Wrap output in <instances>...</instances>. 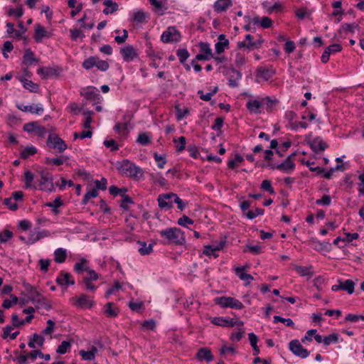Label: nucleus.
<instances>
[{
	"instance_id": "1",
	"label": "nucleus",
	"mask_w": 364,
	"mask_h": 364,
	"mask_svg": "<svg viewBox=\"0 0 364 364\" xmlns=\"http://www.w3.org/2000/svg\"><path fill=\"white\" fill-rule=\"evenodd\" d=\"M23 286L28 294L29 300L37 309L43 308L47 311L51 309L52 306L48 299L38 292L33 286L25 282L23 283Z\"/></svg>"
},
{
	"instance_id": "2",
	"label": "nucleus",
	"mask_w": 364,
	"mask_h": 364,
	"mask_svg": "<svg viewBox=\"0 0 364 364\" xmlns=\"http://www.w3.org/2000/svg\"><path fill=\"white\" fill-rule=\"evenodd\" d=\"M158 204L160 208L169 210L173 208V203L177 204V208L180 210H183L188 204L181 199L177 194L173 193L160 194L157 198Z\"/></svg>"
},
{
	"instance_id": "3",
	"label": "nucleus",
	"mask_w": 364,
	"mask_h": 364,
	"mask_svg": "<svg viewBox=\"0 0 364 364\" xmlns=\"http://www.w3.org/2000/svg\"><path fill=\"white\" fill-rule=\"evenodd\" d=\"M161 236L166 240L164 244L172 243L183 245L186 243L184 232L178 228H168L159 232Z\"/></svg>"
},
{
	"instance_id": "4",
	"label": "nucleus",
	"mask_w": 364,
	"mask_h": 364,
	"mask_svg": "<svg viewBox=\"0 0 364 364\" xmlns=\"http://www.w3.org/2000/svg\"><path fill=\"white\" fill-rule=\"evenodd\" d=\"M120 168L125 175L134 179H139L144 173L143 170L140 167L129 160H124L121 164Z\"/></svg>"
},
{
	"instance_id": "5",
	"label": "nucleus",
	"mask_w": 364,
	"mask_h": 364,
	"mask_svg": "<svg viewBox=\"0 0 364 364\" xmlns=\"http://www.w3.org/2000/svg\"><path fill=\"white\" fill-rule=\"evenodd\" d=\"M245 41H239L237 43L238 48H244L247 49L248 50H253L255 49L259 48L262 44L264 43V40L260 36H258V38L254 41V37L251 34H247L245 36Z\"/></svg>"
},
{
	"instance_id": "6",
	"label": "nucleus",
	"mask_w": 364,
	"mask_h": 364,
	"mask_svg": "<svg viewBox=\"0 0 364 364\" xmlns=\"http://www.w3.org/2000/svg\"><path fill=\"white\" fill-rule=\"evenodd\" d=\"M181 39L180 32L173 26H170L164 31L161 36L162 42L167 43L170 42H178Z\"/></svg>"
},
{
	"instance_id": "7",
	"label": "nucleus",
	"mask_w": 364,
	"mask_h": 364,
	"mask_svg": "<svg viewBox=\"0 0 364 364\" xmlns=\"http://www.w3.org/2000/svg\"><path fill=\"white\" fill-rule=\"evenodd\" d=\"M46 143L48 146L57 149L59 152H63L67 149L65 142L58 135L49 134Z\"/></svg>"
},
{
	"instance_id": "8",
	"label": "nucleus",
	"mask_w": 364,
	"mask_h": 364,
	"mask_svg": "<svg viewBox=\"0 0 364 364\" xmlns=\"http://www.w3.org/2000/svg\"><path fill=\"white\" fill-rule=\"evenodd\" d=\"M210 321L215 325L223 327H233L235 325L242 326L244 325V323L242 321H237L234 318L223 317H213L211 318Z\"/></svg>"
},
{
	"instance_id": "9",
	"label": "nucleus",
	"mask_w": 364,
	"mask_h": 364,
	"mask_svg": "<svg viewBox=\"0 0 364 364\" xmlns=\"http://www.w3.org/2000/svg\"><path fill=\"white\" fill-rule=\"evenodd\" d=\"M289 350L298 357L301 358H306L309 355V351L307 349L304 348L300 343L299 341L297 339L292 340L290 341L289 344Z\"/></svg>"
},
{
	"instance_id": "10",
	"label": "nucleus",
	"mask_w": 364,
	"mask_h": 364,
	"mask_svg": "<svg viewBox=\"0 0 364 364\" xmlns=\"http://www.w3.org/2000/svg\"><path fill=\"white\" fill-rule=\"evenodd\" d=\"M226 244V237H223L218 245H205L204 246V250L203 253L207 256H213L214 257H218V255L216 253L217 251H220L223 250Z\"/></svg>"
},
{
	"instance_id": "11",
	"label": "nucleus",
	"mask_w": 364,
	"mask_h": 364,
	"mask_svg": "<svg viewBox=\"0 0 364 364\" xmlns=\"http://www.w3.org/2000/svg\"><path fill=\"white\" fill-rule=\"evenodd\" d=\"M339 284L333 285L331 290L336 291L338 290H343L347 291L348 294H352L354 292L355 282L351 279H347L345 282L338 280Z\"/></svg>"
},
{
	"instance_id": "12",
	"label": "nucleus",
	"mask_w": 364,
	"mask_h": 364,
	"mask_svg": "<svg viewBox=\"0 0 364 364\" xmlns=\"http://www.w3.org/2000/svg\"><path fill=\"white\" fill-rule=\"evenodd\" d=\"M60 69L59 68L41 67L37 70V73L43 79H48L51 77H58Z\"/></svg>"
},
{
	"instance_id": "13",
	"label": "nucleus",
	"mask_w": 364,
	"mask_h": 364,
	"mask_svg": "<svg viewBox=\"0 0 364 364\" xmlns=\"http://www.w3.org/2000/svg\"><path fill=\"white\" fill-rule=\"evenodd\" d=\"M308 144L312 151L316 154L324 151L328 147V144L320 136L314 138Z\"/></svg>"
},
{
	"instance_id": "14",
	"label": "nucleus",
	"mask_w": 364,
	"mask_h": 364,
	"mask_svg": "<svg viewBox=\"0 0 364 364\" xmlns=\"http://www.w3.org/2000/svg\"><path fill=\"white\" fill-rule=\"evenodd\" d=\"M53 175L41 178L39 181V189L43 191L53 192L55 190L54 183L53 182Z\"/></svg>"
},
{
	"instance_id": "15",
	"label": "nucleus",
	"mask_w": 364,
	"mask_h": 364,
	"mask_svg": "<svg viewBox=\"0 0 364 364\" xmlns=\"http://www.w3.org/2000/svg\"><path fill=\"white\" fill-rule=\"evenodd\" d=\"M120 53L126 62L132 61L137 55L134 48L130 45L121 48Z\"/></svg>"
},
{
	"instance_id": "16",
	"label": "nucleus",
	"mask_w": 364,
	"mask_h": 364,
	"mask_svg": "<svg viewBox=\"0 0 364 364\" xmlns=\"http://www.w3.org/2000/svg\"><path fill=\"white\" fill-rule=\"evenodd\" d=\"M55 282L59 286L75 284V281L72 279V275L70 273L65 272L63 271L60 272V275L56 278Z\"/></svg>"
},
{
	"instance_id": "17",
	"label": "nucleus",
	"mask_w": 364,
	"mask_h": 364,
	"mask_svg": "<svg viewBox=\"0 0 364 364\" xmlns=\"http://www.w3.org/2000/svg\"><path fill=\"white\" fill-rule=\"evenodd\" d=\"M16 107L23 112H29L32 114H40L43 112V107L41 104L33 105H17Z\"/></svg>"
},
{
	"instance_id": "18",
	"label": "nucleus",
	"mask_w": 364,
	"mask_h": 364,
	"mask_svg": "<svg viewBox=\"0 0 364 364\" xmlns=\"http://www.w3.org/2000/svg\"><path fill=\"white\" fill-rule=\"evenodd\" d=\"M50 36V33H48L44 27L38 23L36 24L33 38L36 43H40L43 38H49Z\"/></svg>"
},
{
	"instance_id": "19",
	"label": "nucleus",
	"mask_w": 364,
	"mask_h": 364,
	"mask_svg": "<svg viewBox=\"0 0 364 364\" xmlns=\"http://www.w3.org/2000/svg\"><path fill=\"white\" fill-rule=\"evenodd\" d=\"M81 95H82V93H81ZM83 95L87 100H93L95 103L100 102L101 95L99 90L95 87H88Z\"/></svg>"
},
{
	"instance_id": "20",
	"label": "nucleus",
	"mask_w": 364,
	"mask_h": 364,
	"mask_svg": "<svg viewBox=\"0 0 364 364\" xmlns=\"http://www.w3.org/2000/svg\"><path fill=\"white\" fill-rule=\"evenodd\" d=\"M295 166L296 165L293 159H290V157H287L282 163L277 164V170L290 173L294 170Z\"/></svg>"
},
{
	"instance_id": "21",
	"label": "nucleus",
	"mask_w": 364,
	"mask_h": 364,
	"mask_svg": "<svg viewBox=\"0 0 364 364\" xmlns=\"http://www.w3.org/2000/svg\"><path fill=\"white\" fill-rule=\"evenodd\" d=\"M196 358L200 361L205 360L207 362H210L214 357L210 348H201L198 350Z\"/></svg>"
},
{
	"instance_id": "22",
	"label": "nucleus",
	"mask_w": 364,
	"mask_h": 364,
	"mask_svg": "<svg viewBox=\"0 0 364 364\" xmlns=\"http://www.w3.org/2000/svg\"><path fill=\"white\" fill-rule=\"evenodd\" d=\"M74 304L80 308L90 309L94 305V301L90 300L87 295L81 294L76 299V301Z\"/></svg>"
},
{
	"instance_id": "23",
	"label": "nucleus",
	"mask_w": 364,
	"mask_h": 364,
	"mask_svg": "<svg viewBox=\"0 0 364 364\" xmlns=\"http://www.w3.org/2000/svg\"><path fill=\"white\" fill-rule=\"evenodd\" d=\"M232 5V0H218L215 2L213 8L217 13H222L225 11Z\"/></svg>"
},
{
	"instance_id": "24",
	"label": "nucleus",
	"mask_w": 364,
	"mask_h": 364,
	"mask_svg": "<svg viewBox=\"0 0 364 364\" xmlns=\"http://www.w3.org/2000/svg\"><path fill=\"white\" fill-rule=\"evenodd\" d=\"M230 72L231 74L228 76V85L232 88L237 87L239 85L238 81L242 77V73L236 69Z\"/></svg>"
},
{
	"instance_id": "25",
	"label": "nucleus",
	"mask_w": 364,
	"mask_h": 364,
	"mask_svg": "<svg viewBox=\"0 0 364 364\" xmlns=\"http://www.w3.org/2000/svg\"><path fill=\"white\" fill-rule=\"evenodd\" d=\"M245 267H238L235 268V274L236 275L241 279L245 282V285L249 284L253 279V277L250 274L245 273Z\"/></svg>"
},
{
	"instance_id": "26",
	"label": "nucleus",
	"mask_w": 364,
	"mask_h": 364,
	"mask_svg": "<svg viewBox=\"0 0 364 364\" xmlns=\"http://www.w3.org/2000/svg\"><path fill=\"white\" fill-rule=\"evenodd\" d=\"M23 58V63L28 66L33 63H38L39 61L38 59L34 56L33 52L30 48L25 50Z\"/></svg>"
},
{
	"instance_id": "27",
	"label": "nucleus",
	"mask_w": 364,
	"mask_h": 364,
	"mask_svg": "<svg viewBox=\"0 0 364 364\" xmlns=\"http://www.w3.org/2000/svg\"><path fill=\"white\" fill-rule=\"evenodd\" d=\"M312 247L319 251L329 252L331 250V244L328 242H320L316 240H312L311 241Z\"/></svg>"
},
{
	"instance_id": "28",
	"label": "nucleus",
	"mask_w": 364,
	"mask_h": 364,
	"mask_svg": "<svg viewBox=\"0 0 364 364\" xmlns=\"http://www.w3.org/2000/svg\"><path fill=\"white\" fill-rule=\"evenodd\" d=\"M113 303L108 302L104 306V312L108 317H117L119 313L117 307H113Z\"/></svg>"
},
{
	"instance_id": "29",
	"label": "nucleus",
	"mask_w": 364,
	"mask_h": 364,
	"mask_svg": "<svg viewBox=\"0 0 364 364\" xmlns=\"http://www.w3.org/2000/svg\"><path fill=\"white\" fill-rule=\"evenodd\" d=\"M90 269L88 266V261L85 259H80L79 262H77L74 266V271L77 274H81L83 272H87Z\"/></svg>"
},
{
	"instance_id": "30",
	"label": "nucleus",
	"mask_w": 364,
	"mask_h": 364,
	"mask_svg": "<svg viewBox=\"0 0 364 364\" xmlns=\"http://www.w3.org/2000/svg\"><path fill=\"white\" fill-rule=\"evenodd\" d=\"M103 4L107 6V8L103 10V13L106 15L112 14L118 10L119 6L117 3L112 0H105Z\"/></svg>"
},
{
	"instance_id": "31",
	"label": "nucleus",
	"mask_w": 364,
	"mask_h": 364,
	"mask_svg": "<svg viewBox=\"0 0 364 364\" xmlns=\"http://www.w3.org/2000/svg\"><path fill=\"white\" fill-rule=\"evenodd\" d=\"M246 107L250 112L258 114L261 112L262 103L257 100H250L247 102Z\"/></svg>"
},
{
	"instance_id": "32",
	"label": "nucleus",
	"mask_w": 364,
	"mask_h": 364,
	"mask_svg": "<svg viewBox=\"0 0 364 364\" xmlns=\"http://www.w3.org/2000/svg\"><path fill=\"white\" fill-rule=\"evenodd\" d=\"M147 17L148 15L145 12H144L142 10H139L133 13L132 21L136 23H143L146 22V18Z\"/></svg>"
},
{
	"instance_id": "33",
	"label": "nucleus",
	"mask_w": 364,
	"mask_h": 364,
	"mask_svg": "<svg viewBox=\"0 0 364 364\" xmlns=\"http://www.w3.org/2000/svg\"><path fill=\"white\" fill-rule=\"evenodd\" d=\"M167 3V0H156L152 1V3L150 4L154 6V11L155 12H161V15L164 14V10L167 9V7L166 6V4Z\"/></svg>"
},
{
	"instance_id": "34",
	"label": "nucleus",
	"mask_w": 364,
	"mask_h": 364,
	"mask_svg": "<svg viewBox=\"0 0 364 364\" xmlns=\"http://www.w3.org/2000/svg\"><path fill=\"white\" fill-rule=\"evenodd\" d=\"M63 205V202L61 200L60 196H58L53 202H48L45 203V206L49 207L52 208V211L55 214H58L59 213L58 208Z\"/></svg>"
},
{
	"instance_id": "35",
	"label": "nucleus",
	"mask_w": 364,
	"mask_h": 364,
	"mask_svg": "<svg viewBox=\"0 0 364 364\" xmlns=\"http://www.w3.org/2000/svg\"><path fill=\"white\" fill-rule=\"evenodd\" d=\"M54 260L56 263H63L67 258L66 250L58 248L54 252Z\"/></svg>"
},
{
	"instance_id": "36",
	"label": "nucleus",
	"mask_w": 364,
	"mask_h": 364,
	"mask_svg": "<svg viewBox=\"0 0 364 364\" xmlns=\"http://www.w3.org/2000/svg\"><path fill=\"white\" fill-rule=\"evenodd\" d=\"M138 243L141 245L139 249V252L141 255H147L153 252V246L155 243H151L148 246L145 242L138 241Z\"/></svg>"
},
{
	"instance_id": "37",
	"label": "nucleus",
	"mask_w": 364,
	"mask_h": 364,
	"mask_svg": "<svg viewBox=\"0 0 364 364\" xmlns=\"http://www.w3.org/2000/svg\"><path fill=\"white\" fill-rule=\"evenodd\" d=\"M37 153V149L33 146H27L24 148L20 153V157L22 159H27L30 156H33Z\"/></svg>"
},
{
	"instance_id": "38",
	"label": "nucleus",
	"mask_w": 364,
	"mask_h": 364,
	"mask_svg": "<svg viewBox=\"0 0 364 364\" xmlns=\"http://www.w3.org/2000/svg\"><path fill=\"white\" fill-rule=\"evenodd\" d=\"M98 279V274L95 270L89 269L87 272V275L82 278L81 283H88L92 281H96Z\"/></svg>"
},
{
	"instance_id": "39",
	"label": "nucleus",
	"mask_w": 364,
	"mask_h": 364,
	"mask_svg": "<svg viewBox=\"0 0 364 364\" xmlns=\"http://www.w3.org/2000/svg\"><path fill=\"white\" fill-rule=\"evenodd\" d=\"M20 81L23 82V85L25 89L30 90L31 92H36L38 89V85L31 80L25 79L22 77L19 78Z\"/></svg>"
},
{
	"instance_id": "40",
	"label": "nucleus",
	"mask_w": 364,
	"mask_h": 364,
	"mask_svg": "<svg viewBox=\"0 0 364 364\" xmlns=\"http://www.w3.org/2000/svg\"><path fill=\"white\" fill-rule=\"evenodd\" d=\"M230 296H220V297H216L214 299V302L215 304L220 305L222 308H228L230 305V301L231 300Z\"/></svg>"
},
{
	"instance_id": "41",
	"label": "nucleus",
	"mask_w": 364,
	"mask_h": 364,
	"mask_svg": "<svg viewBox=\"0 0 364 364\" xmlns=\"http://www.w3.org/2000/svg\"><path fill=\"white\" fill-rule=\"evenodd\" d=\"M44 343V338L37 333H34L33 336V339L30 340L28 343V346L31 348H35V343H38L39 346H42Z\"/></svg>"
},
{
	"instance_id": "42",
	"label": "nucleus",
	"mask_w": 364,
	"mask_h": 364,
	"mask_svg": "<svg viewBox=\"0 0 364 364\" xmlns=\"http://www.w3.org/2000/svg\"><path fill=\"white\" fill-rule=\"evenodd\" d=\"M312 268L311 266L310 267H303V266H300V265H295L294 266V269L296 270V272L301 276L302 277H304V276H309V277H311L312 276V274L311 273V269Z\"/></svg>"
},
{
	"instance_id": "43",
	"label": "nucleus",
	"mask_w": 364,
	"mask_h": 364,
	"mask_svg": "<svg viewBox=\"0 0 364 364\" xmlns=\"http://www.w3.org/2000/svg\"><path fill=\"white\" fill-rule=\"evenodd\" d=\"M200 53L209 55L210 58H213L212 50L210 48V44L206 42H200L198 44Z\"/></svg>"
},
{
	"instance_id": "44",
	"label": "nucleus",
	"mask_w": 364,
	"mask_h": 364,
	"mask_svg": "<svg viewBox=\"0 0 364 364\" xmlns=\"http://www.w3.org/2000/svg\"><path fill=\"white\" fill-rule=\"evenodd\" d=\"M215 53L220 54L225 51V49L229 48V40H225L221 42H217L215 45Z\"/></svg>"
},
{
	"instance_id": "45",
	"label": "nucleus",
	"mask_w": 364,
	"mask_h": 364,
	"mask_svg": "<svg viewBox=\"0 0 364 364\" xmlns=\"http://www.w3.org/2000/svg\"><path fill=\"white\" fill-rule=\"evenodd\" d=\"M71 341H63L60 345L58 346L56 352L59 354H65L71 346Z\"/></svg>"
},
{
	"instance_id": "46",
	"label": "nucleus",
	"mask_w": 364,
	"mask_h": 364,
	"mask_svg": "<svg viewBox=\"0 0 364 364\" xmlns=\"http://www.w3.org/2000/svg\"><path fill=\"white\" fill-rule=\"evenodd\" d=\"M136 142L140 144L142 146H146L151 142V139L149 135V133L144 132L139 134L138 138L136 139Z\"/></svg>"
},
{
	"instance_id": "47",
	"label": "nucleus",
	"mask_w": 364,
	"mask_h": 364,
	"mask_svg": "<svg viewBox=\"0 0 364 364\" xmlns=\"http://www.w3.org/2000/svg\"><path fill=\"white\" fill-rule=\"evenodd\" d=\"M37 356H39L41 358H44L46 360H50V355L49 354L44 355L38 350H31L29 353V358H31L32 360H35Z\"/></svg>"
},
{
	"instance_id": "48",
	"label": "nucleus",
	"mask_w": 364,
	"mask_h": 364,
	"mask_svg": "<svg viewBox=\"0 0 364 364\" xmlns=\"http://www.w3.org/2000/svg\"><path fill=\"white\" fill-rule=\"evenodd\" d=\"M68 158L67 156H62L61 158H54L50 159L48 157H46L45 159V164L49 165L50 164H53L55 166H60L63 164L64 161L67 160Z\"/></svg>"
},
{
	"instance_id": "49",
	"label": "nucleus",
	"mask_w": 364,
	"mask_h": 364,
	"mask_svg": "<svg viewBox=\"0 0 364 364\" xmlns=\"http://www.w3.org/2000/svg\"><path fill=\"white\" fill-rule=\"evenodd\" d=\"M94 112L90 110H87L83 112L85 116V119L83 123V127L85 129H90L91 127V122L92 121V114Z\"/></svg>"
},
{
	"instance_id": "50",
	"label": "nucleus",
	"mask_w": 364,
	"mask_h": 364,
	"mask_svg": "<svg viewBox=\"0 0 364 364\" xmlns=\"http://www.w3.org/2000/svg\"><path fill=\"white\" fill-rule=\"evenodd\" d=\"M97 60V57L96 56H90L87 58L82 63V67L86 70H90L96 65V60Z\"/></svg>"
},
{
	"instance_id": "51",
	"label": "nucleus",
	"mask_w": 364,
	"mask_h": 364,
	"mask_svg": "<svg viewBox=\"0 0 364 364\" xmlns=\"http://www.w3.org/2000/svg\"><path fill=\"white\" fill-rule=\"evenodd\" d=\"M274 323H277L278 322L284 323L287 326L294 327V323L291 318H285L280 316H274Z\"/></svg>"
},
{
	"instance_id": "52",
	"label": "nucleus",
	"mask_w": 364,
	"mask_h": 364,
	"mask_svg": "<svg viewBox=\"0 0 364 364\" xmlns=\"http://www.w3.org/2000/svg\"><path fill=\"white\" fill-rule=\"evenodd\" d=\"M176 55L179 59L180 63L182 64H184V63L188 58V57L190 55L188 51L185 48L178 49L176 51Z\"/></svg>"
},
{
	"instance_id": "53",
	"label": "nucleus",
	"mask_w": 364,
	"mask_h": 364,
	"mask_svg": "<svg viewBox=\"0 0 364 364\" xmlns=\"http://www.w3.org/2000/svg\"><path fill=\"white\" fill-rule=\"evenodd\" d=\"M134 200L133 199L128 195L127 196H122V199L121 200L120 203V208H122L124 210H129L128 204H133Z\"/></svg>"
},
{
	"instance_id": "54",
	"label": "nucleus",
	"mask_w": 364,
	"mask_h": 364,
	"mask_svg": "<svg viewBox=\"0 0 364 364\" xmlns=\"http://www.w3.org/2000/svg\"><path fill=\"white\" fill-rule=\"evenodd\" d=\"M98 196V192L97 189H92L89 191H87L83 196V198L82 200V204H87L89 201V200L92 198H95Z\"/></svg>"
},
{
	"instance_id": "55",
	"label": "nucleus",
	"mask_w": 364,
	"mask_h": 364,
	"mask_svg": "<svg viewBox=\"0 0 364 364\" xmlns=\"http://www.w3.org/2000/svg\"><path fill=\"white\" fill-rule=\"evenodd\" d=\"M264 213V210L262 208H257L255 211L248 210L245 215L248 219L252 220L255 218L258 215H262Z\"/></svg>"
},
{
	"instance_id": "56",
	"label": "nucleus",
	"mask_w": 364,
	"mask_h": 364,
	"mask_svg": "<svg viewBox=\"0 0 364 364\" xmlns=\"http://www.w3.org/2000/svg\"><path fill=\"white\" fill-rule=\"evenodd\" d=\"M151 178L155 183H157L161 187H164L167 185L166 180L160 173L152 175Z\"/></svg>"
},
{
	"instance_id": "57",
	"label": "nucleus",
	"mask_w": 364,
	"mask_h": 364,
	"mask_svg": "<svg viewBox=\"0 0 364 364\" xmlns=\"http://www.w3.org/2000/svg\"><path fill=\"white\" fill-rule=\"evenodd\" d=\"M257 71L259 73L260 77L266 80L270 79L273 75V72L271 70L267 68H258Z\"/></svg>"
},
{
	"instance_id": "58",
	"label": "nucleus",
	"mask_w": 364,
	"mask_h": 364,
	"mask_svg": "<svg viewBox=\"0 0 364 364\" xmlns=\"http://www.w3.org/2000/svg\"><path fill=\"white\" fill-rule=\"evenodd\" d=\"M34 176L33 174L29 171L26 170L24 173V181L26 188H31L32 186V182L33 181Z\"/></svg>"
},
{
	"instance_id": "59",
	"label": "nucleus",
	"mask_w": 364,
	"mask_h": 364,
	"mask_svg": "<svg viewBox=\"0 0 364 364\" xmlns=\"http://www.w3.org/2000/svg\"><path fill=\"white\" fill-rule=\"evenodd\" d=\"M244 161V159L243 157L237 154L235 155V159H232V160H230L228 163V166L229 168L230 169H234L235 167H236V164H240L242 163V161Z\"/></svg>"
},
{
	"instance_id": "60",
	"label": "nucleus",
	"mask_w": 364,
	"mask_h": 364,
	"mask_svg": "<svg viewBox=\"0 0 364 364\" xmlns=\"http://www.w3.org/2000/svg\"><path fill=\"white\" fill-rule=\"evenodd\" d=\"M194 221L186 215H183L178 220L177 223L183 227L188 228V225H193Z\"/></svg>"
},
{
	"instance_id": "61",
	"label": "nucleus",
	"mask_w": 364,
	"mask_h": 364,
	"mask_svg": "<svg viewBox=\"0 0 364 364\" xmlns=\"http://www.w3.org/2000/svg\"><path fill=\"white\" fill-rule=\"evenodd\" d=\"M338 342V335L337 333H332L323 338V344L329 346L331 343Z\"/></svg>"
},
{
	"instance_id": "62",
	"label": "nucleus",
	"mask_w": 364,
	"mask_h": 364,
	"mask_svg": "<svg viewBox=\"0 0 364 364\" xmlns=\"http://www.w3.org/2000/svg\"><path fill=\"white\" fill-rule=\"evenodd\" d=\"M175 108L176 112V119L178 120H181L184 117L189 114L188 108H185L182 109L180 108L179 105H176Z\"/></svg>"
},
{
	"instance_id": "63",
	"label": "nucleus",
	"mask_w": 364,
	"mask_h": 364,
	"mask_svg": "<svg viewBox=\"0 0 364 364\" xmlns=\"http://www.w3.org/2000/svg\"><path fill=\"white\" fill-rule=\"evenodd\" d=\"M23 10L21 5H19L18 6H17V8L16 9L11 8L8 11V15L10 16H14L16 18H20L23 16Z\"/></svg>"
},
{
	"instance_id": "64",
	"label": "nucleus",
	"mask_w": 364,
	"mask_h": 364,
	"mask_svg": "<svg viewBox=\"0 0 364 364\" xmlns=\"http://www.w3.org/2000/svg\"><path fill=\"white\" fill-rule=\"evenodd\" d=\"M127 129L128 127L122 122H117L114 127V130L118 134H127Z\"/></svg>"
}]
</instances>
